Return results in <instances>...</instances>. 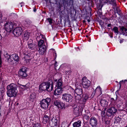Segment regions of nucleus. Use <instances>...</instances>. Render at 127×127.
I'll list each match as a JSON object with an SVG mask.
<instances>
[{
	"label": "nucleus",
	"mask_w": 127,
	"mask_h": 127,
	"mask_svg": "<svg viewBox=\"0 0 127 127\" xmlns=\"http://www.w3.org/2000/svg\"><path fill=\"white\" fill-rule=\"evenodd\" d=\"M17 85L14 83H11L7 86V95L12 97L15 95L17 93Z\"/></svg>",
	"instance_id": "obj_1"
},
{
	"label": "nucleus",
	"mask_w": 127,
	"mask_h": 127,
	"mask_svg": "<svg viewBox=\"0 0 127 127\" xmlns=\"http://www.w3.org/2000/svg\"><path fill=\"white\" fill-rule=\"evenodd\" d=\"M53 83L52 81L48 82H44L42 83L39 86V90L40 91L46 90L51 92L53 89Z\"/></svg>",
	"instance_id": "obj_2"
},
{
	"label": "nucleus",
	"mask_w": 127,
	"mask_h": 127,
	"mask_svg": "<svg viewBox=\"0 0 127 127\" xmlns=\"http://www.w3.org/2000/svg\"><path fill=\"white\" fill-rule=\"evenodd\" d=\"M4 56L5 59V61L10 64H12L13 63V60L16 62H18L19 60V57L16 54L10 55L6 52L4 53Z\"/></svg>",
	"instance_id": "obj_3"
},
{
	"label": "nucleus",
	"mask_w": 127,
	"mask_h": 127,
	"mask_svg": "<svg viewBox=\"0 0 127 127\" xmlns=\"http://www.w3.org/2000/svg\"><path fill=\"white\" fill-rule=\"evenodd\" d=\"M50 99L49 98L42 99L40 102V106L42 108L46 109L50 104Z\"/></svg>",
	"instance_id": "obj_4"
},
{
	"label": "nucleus",
	"mask_w": 127,
	"mask_h": 127,
	"mask_svg": "<svg viewBox=\"0 0 127 127\" xmlns=\"http://www.w3.org/2000/svg\"><path fill=\"white\" fill-rule=\"evenodd\" d=\"M82 93V90L81 88L77 87L75 89L74 96L76 100H80L81 99V95Z\"/></svg>",
	"instance_id": "obj_5"
},
{
	"label": "nucleus",
	"mask_w": 127,
	"mask_h": 127,
	"mask_svg": "<svg viewBox=\"0 0 127 127\" xmlns=\"http://www.w3.org/2000/svg\"><path fill=\"white\" fill-rule=\"evenodd\" d=\"M3 26L6 31L8 32H10L13 30V23L11 22H8L5 23Z\"/></svg>",
	"instance_id": "obj_6"
},
{
	"label": "nucleus",
	"mask_w": 127,
	"mask_h": 127,
	"mask_svg": "<svg viewBox=\"0 0 127 127\" xmlns=\"http://www.w3.org/2000/svg\"><path fill=\"white\" fill-rule=\"evenodd\" d=\"M62 99L64 101L70 102L72 101V97L71 94L66 93L63 95Z\"/></svg>",
	"instance_id": "obj_7"
},
{
	"label": "nucleus",
	"mask_w": 127,
	"mask_h": 127,
	"mask_svg": "<svg viewBox=\"0 0 127 127\" xmlns=\"http://www.w3.org/2000/svg\"><path fill=\"white\" fill-rule=\"evenodd\" d=\"M82 85L84 88H88L90 85V82L86 78L83 77L82 79Z\"/></svg>",
	"instance_id": "obj_8"
},
{
	"label": "nucleus",
	"mask_w": 127,
	"mask_h": 127,
	"mask_svg": "<svg viewBox=\"0 0 127 127\" xmlns=\"http://www.w3.org/2000/svg\"><path fill=\"white\" fill-rule=\"evenodd\" d=\"M23 32L22 29L20 27H17L15 28L13 31V33L16 36H20Z\"/></svg>",
	"instance_id": "obj_9"
},
{
	"label": "nucleus",
	"mask_w": 127,
	"mask_h": 127,
	"mask_svg": "<svg viewBox=\"0 0 127 127\" xmlns=\"http://www.w3.org/2000/svg\"><path fill=\"white\" fill-rule=\"evenodd\" d=\"M90 125L92 127H97V120L95 117H92L89 121Z\"/></svg>",
	"instance_id": "obj_10"
},
{
	"label": "nucleus",
	"mask_w": 127,
	"mask_h": 127,
	"mask_svg": "<svg viewBox=\"0 0 127 127\" xmlns=\"http://www.w3.org/2000/svg\"><path fill=\"white\" fill-rule=\"evenodd\" d=\"M26 71V68L24 67H23L19 71V74L23 77H26L27 75Z\"/></svg>",
	"instance_id": "obj_11"
},
{
	"label": "nucleus",
	"mask_w": 127,
	"mask_h": 127,
	"mask_svg": "<svg viewBox=\"0 0 127 127\" xmlns=\"http://www.w3.org/2000/svg\"><path fill=\"white\" fill-rule=\"evenodd\" d=\"M52 123L51 125L52 127H57L58 123V120L56 117H53L51 119Z\"/></svg>",
	"instance_id": "obj_12"
},
{
	"label": "nucleus",
	"mask_w": 127,
	"mask_h": 127,
	"mask_svg": "<svg viewBox=\"0 0 127 127\" xmlns=\"http://www.w3.org/2000/svg\"><path fill=\"white\" fill-rule=\"evenodd\" d=\"M27 43L28 47L30 49L33 50L36 48V46L35 44L33 43V40L32 39H30Z\"/></svg>",
	"instance_id": "obj_13"
},
{
	"label": "nucleus",
	"mask_w": 127,
	"mask_h": 127,
	"mask_svg": "<svg viewBox=\"0 0 127 127\" xmlns=\"http://www.w3.org/2000/svg\"><path fill=\"white\" fill-rule=\"evenodd\" d=\"M23 53L25 56L23 60L26 61L27 63H29L30 59V53L27 52L25 53L24 52Z\"/></svg>",
	"instance_id": "obj_14"
},
{
	"label": "nucleus",
	"mask_w": 127,
	"mask_h": 127,
	"mask_svg": "<svg viewBox=\"0 0 127 127\" xmlns=\"http://www.w3.org/2000/svg\"><path fill=\"white\" fill-rule=\"evenodd\" d=\"M39 47V54L41 55H43L44 54L46 50V48L45 45H43L42 46Z\"/></svg>",
	"instance_id": "obj_15"
},
{
	"label": "nucleus",
	"mask_w": 127,
	"mask_h": 127,
	"mask_svg": "<svg viewBox=\"0 0 127 127\" xmlns=\"http://www.w3.org/2000/svg\"><path fill=\"white\" fill-rule=\"evenodd\" d=\"M117 111V110L114 107L109 108L108 110V112L112 115L114 114Z\"/></svg>",
	"instance_id": "obj_16"
},
{
	"label": "nucleus",
	"mask_w": 127,
	"mask_h": 127,
	"mask_svg": "<svg viewBox=\"0 0 127 127\" xmlns=\"http://www.w3.org/2000/svg\"><path fill=\"white\" fill-rule=\"evenodd\" d=\"M62 88H57V89L55 90L54 92V95H60L62 93Z\"/></svg>",
	"instance_id": "obj_17"
},
{
	"label": "nucleus",
	"mask_w": 127,
	"mask_h": 127,
	"mask_svg": "<svg viewBox=\"0 0 127 127\" xmlns=\"http://www.w3.org/2000/svg\"><path fill=\"white\" fill-rule=\"evenodd\" d=\"M95 94L99 95L102 94L101 89L99 86L97 87L95 90Z\"/></svg>",
	"instance_id": "obj_18"
},
{
	"label": "nucleus",
	"mask_w": 127,
	"mask_h": 127,
	"mask_svg": "<svg viewBox=\"0 0 127 127\" xmlns=\"http://www.w3.org/2000/svg\"><path fill=\"white\" fill-rule=\"evenodd\" d=\"M30 33L27 31L25 32L23 36V38L24 39L26 40H27L30 37Z\"/></svg>",
	"instance_id": "obj_19"
},
{
	"label": "nucleus",
	"mask_w": 127,
	"mask_h": 127,
	"mask_svg": "<svg viewBox=\"0 0 127 127\" xmlns=\"http://www.w3.org/2000/svg\"><path fill=\"white\" fill-rule=\"evenodd\" d=\"M49 117L47 115H45L43 117V123L45 124L49 122Z\"/></svg>",
	"instance_id": "obj_20"
},
{
	"label": "nucleus",
	"mask_w": 127,
	"mask_h": 127,
	"mask_svg": "<svg viewBox=\"0 0 127 127\" xmlns=\"http://www.w3.org/2000/svg\"><path fill=\"white\" fill-rule=\"evenodd\" d=\"M81 122L79 120L77 122L74 123L73 124L74 127H79L81 126Z\"/></svg>",
	"instance_id": "obj_21"
},
{
	"label": "nucleus",
	"mask_w": 127,
	"mask_h": 127,
	"mask_svg": "<svg viewBox=\"0 0 127 127\" xmlns=\"http://www.w3.org/2000/svg\"><path fill=\"white\" fill-rule=\"evenodd\" d=\"M62 80H58L57 82V84L56 86L57 88H63L62 86Z\"/></svg>",
	"instance_id": "obj_22"
},
{
	"label": "nucleus",
	"mask_w": 127,
	"mask_h": 127,
	"mask_svg": "<svg viewBox=\"0 0 127 127\" xmlns=\"http://www.w3.org/2000/svg\"><path fill=\"white\" fill-rule=\"evenodd\" d=\"M103 3L101 1L97 4V7L99 11H101L102 8L103 6Z\"/></svg>",
	"instance_id": "obj_23"
},
{
	"label": "nucleus",
	"mask_w": 127,
	"mask_h": 127,
	"mask_svg": "<svg viewBox=\"0 0 127 127\" xmlns=\"http://www.w3.org/2000/svg\"><path fill=\"white\" fill-rule=\"evenodd\" d=\"M30 84L29 83H28L27 84L23 86V85H21L20 86V87L22 89H29L30 88V86H29Z\"/></svg>",
	"instance_id": "obj_24"
},
{
	"label": "nucleus",
	"mask_w": 127,
	"mask_h": 127,
	"mask_svg": "<svg viewBox=\"0 0 127 127\" xmlns=\"http://www.w3.org/2000/svg\"><path fill=\"white\" fill-rule=\"evenodd\" d=\"M36 95L34 93H32L31 94L30 96V99H32V101H33L34 99L36 98Z\"/></svg>",
	"instance_id": "obj_25"
},
{
	"label": "nucleus",
	"mask_w": 127,
	"mask_h": 127,
	"mask_svg": "<svg viewBox=\"0 0 127 127\" xmlns=\"http://www.w3.org/2000/svg\"><path fill=\"white\" fill-rule=\"evenodd\" d=\"M59 108L61 109H63L65 108V104L63 102H60L58 106Z\"/></svg>",
	"instance_id": "obj_26"
},
{
	"label": "nucleus",
	"mask_w": 127,
	"mask_h": 127,
	"mask_svg": "<svg viewBox=\"0 0 127 127\" xmlns=\"http://www.w3.org/2000/svg\"><path fill=\"white\" fill-rule=\"evenodd\" d=\"M43 45H45L44 44V41L43 40H40L38 42V46L39 47L42 46Z\"/></svg>",
	"instance_id": "obj_27"
},
{
	"label": "nucleus",
	"mask_w": 127,
	"mask_h": 127,
	"mask_svg": "<svg viewBox=\"0 0 127 127\" xmlns=\"http://www.w3.org/2000/svg\"><path fill=\"white\" fill-rule=\"evenodd\" d=\"M112 31H114L115 33L118 34V28L117 27H114Z\"/></svg>",
	"instance_id": "obj_28"
},
{
	"label": "nucleus",
	"mask_w": 127,
	"mask_h": 127,
	"mask_svg": "<svg viewBox=\"0 0 127 127\" xmlns=\"http://www.w3.org/2000/svg\"><path fill=\"white\" fill-rule=\"evenodd\" d=\"M110 100L112 105H114L116 104V101L113 98H111Z\"/></svg>",
	"instance_id": "obj_29"
},
{
	"label": "nucleus",
	"mask_w": 127,
	"mask_h": 127,
	"mask_svg": "<svg viewBox=\"0 0 127 127\" xmlns=\"http://www.w3.org/2000/svg\"><path fill=\"white\" fill-rule=\"evenodd\" d=\"M70 92L72 94L74 95V93L75 92V90H74L72 88L70 87L69 88Z\"/></svg>",
	"instance_id": "obj_30"
},
{
	"label": "nucleus",
	"mask_w": 127,
	"mask_h": 127,
	"mask_svg": "<svg viewBox=\"0 0 127 127\" xmlns=\"http://www.w3.org/2000/svg\"><path fill=\"white\" fill-rule=\"evenodd\" d=\"M60 103V102L58 100H55V101L54 103L55 106L58 107V106L59 104Z\"/></svg>",
	"instance_id": "obj_31"
},
{
	"label": "nucleus",
	"mask_w": 127,
	"mask_h": 127,
	"mask_svg": "<svg viewBox=\"0 0 127 127\" xmlns=\"http://www.w3.org/2000/svg\"><path fill=\"white\" fill-rule=\"evenodd\" d=\"M88 98V96L87 95H86L84 97V99L83 100V103H84Z\"/></svg>",
	"instance_id": "obj_32"
},
{
	"label": "nucleus",
	"mask_w": 127,
	"mask_h": 127,
	"mask_svg": "<svg viewBox=\"0 0 127 127\" xmlns=\"http://www.w3.org/2000/svg\"><path fill=\"white\" fill-rule=\"evenodd\" d=\"M121 29L122 31L124 33H125L127 31V29L126 28H125L124 27H122L121 28Z\"/></svg>",
	"instance_id": "obj_33"
},
{
	"label": "nucleus",
	"mask_w": 127,
	"mask_h": 127,
	"mask_svg": "<svg viewBox=\"0 0 127 127\" xmlns=\"http://www.w3.org/2000/svg\"><path fill=\"white\" fill-rule=\"evenodd\" d=\"M40 35L39 36H37V37H36V39L37 40L39 39V38H44V36H43V35L41 34H40Z\"/></svg>",
	"instance_id": "obj_34"
},
{
	"label": "nucleus",
	"mask_w": 127,
	"mask_h": 127,
	"mask_svg": "<svg viewBox=\"0 0 127 127\" xmlns=\"http://www.w3.org/2000/svg\"><path fill=\"white\" fill-rule=\"evenodd\" d=\"M67 124L66 122H63L61 123V126H64V127H65L66 125Z\"/></svg>",
	"instance_id": "obj_35"
},
{
	"label": "nucleus",
	"mask_w": 127,
	"mask_h": 127,
	"mask_svg": "<svg viewBox=\"0 0 127 127\" xmlns=\"http://www.w3.org/2000/svg\"><path fill=\"white\" fill-rule=\"evenodd\" d=\"M2 64V60L1 57V53L0 52V67H1Z\"/></svg>",
	"instance_id": "obj_36"
},
{
	"label": "nucleus",
	"mask_w": 127,
	"mask_h": 127,
	"mask_svg": "<svg viewBox=\"0 0 127 127\" xmlns=\"http://www.w3.org/2000/svg\"><path fill=\"white\" fill-rule=\"evenodd\" d=\"M78 111L79 109L77 107L75 108L74 109V112H75V113L78 112Z\"/></svg>",
	"instance_id": "obj_37"
},
{
	"label": "nucleus",
	"mask_w": 127,
	"mask_h": 127,
	"mask_svg": "<svg viewBox=\"0 0 127 127\" xmlns=\"http://www.w3.org/2000/svg\"><path fill=\"white\" fill-rule=\"evenodd\" d=\"M47 20L50 24H51L52 23V20L50 18H48Z\"/></svg>",
	"instance_id": "obj_38"
},
{
	"label": "nucleus",
	"mask_w": 127,
	"mask_h": 127,
	"mask_svg": "<svg viewBox=\"0 0 127 127\" xmlns=\"http://www.w3.org/2000/svg\"><path fill=\"white\" fill-rule=\"evenodd\" d=\"M3 20L2 17L1 16H0V23H3L4 21Z\"/></svg>",
	"instance_id": "obj_39"
},
{
	"label": "nucleus",
	"mask_w": 127,
	"mask_h": 127,
	"mask_svg": "<svg viewBox=\"0 0 127 127\" xmlns=\"http://www.w3.org/2000/svg\"><path fill=\"white\" fill-rule=\"evenodd\" d=\"M127 81V80H124V81H123V80H122L121 81H120L119 82V83L120 84V87H121V84L122 82H124V81Z\"/></svg>",
	"instance_id": "obj_40"
},
{
	"label": "nucleus",
	"mask_w": 127,
	"mask_h": 127,
	"mask_svg": "<svg viewBox=\"0 0 127 127\" xmlns=\"http://www.w3.org/2000/svg\"><path fill=\"white\" fill-rule=\"evenodd\" d=\"M121 121V119L120 118L117 119L116 121L117 122H119Z\"/></svg>",
	"instance_id": "obj_41"
},
{
	"label": "nucleus",
	"mask_w": 127,
	"mask_h": 127,
	"mask_svg": "<svg viewBox=\"0 0 127 127\" xmlns=\"http://www.w3.org/2000/svg\"><path fill=\"white\" fill-rule=\"evenodd\" d=\"M90 18L89 17H87L85 19H87V21L88 22H90V20L89 19Z\"/></svg>",
	"instance_id": "obj_42"
},
{
	"label": "nucleus",
	"mask_w": 127,
	"mask_h": 127,
	"mask_svg": "<svg viewBox=\"0 0 127 127\" xmlns=\"http://www.w3.org/2000/svg\"><path fill=\"white\" fill-rule=\"evenodd\" d=\"M124 39H121L120 41V43H122L124 41Z\"/></svg>",
	"instance_id": "obj_43"
},
{
	"label": "nucleus",
	"mask_w": 127,
	"mask_h": 127,
	"mask_svg": "<svg viewBox=\"0 0 127 127\" xmlns=\"http://www.w3.org/2000/svg\"><path fill=\"white\" fill-rule=\"evenodd\" d=\"M70 72V71H66L65 73L66 75H68L69 73Z\"/></svg>",
	"instance_id": "obj_44"
},
{
	"label": "nucleus",
	"mask_w": 127,
	"mask_h": 127,
	"mask_svg": "<svg viewBox=\"0 0 127 127\" xmlns=\"http://www.w3.org/2000/svg\"><path fill=\"white\" fill-rule=\"evenodd\" d=\"M83 127H90L89 126L87 125H84L83 126Z\"/></svg>",
	"instance_id": "obj_45"
},
{
	"label": "nucleus",
	"mask_w": 127,
	"mask_h": 127,
	"mask_svg": "<svg viewBox=\"0 0 127 127\" xmlns=\"http://www.w3.org/2000/svg\"><path fill=\"white\" fill-rule=\"evenodd\" d=\"M28 24H29V23H30L31 22V21L30 20H28Z\"/></svg>",
	"instance_id": "obj_46"
},
{
	"label": "nucleus",
	"mask_w": 127,
	"mask_h": 127,
	"mask_svg": "<svg viewBox=\"0 0 127 127\" xmlns=\"http://www.w3.org/2000/svg\"><path fill=\"white\" fill-rule=\"evenodd\" d=\"M55 58H56V57H57L56 53H55V54L54 55V56H55Z\"/></svg>",
	"instance_id": "obj_47"
},
{
	"label": "nucleus",
	"mask_w": 127,
	"mask_h": 127,
	"mask_svg": "<svg viewBox=\"0 0 127 127\" xmlns=\"http://www.w3.org/2000/svg\"><path fill=\"white\" fill-rule=\"evenodd\" d=\"M110 24H108L107 25V26L108 27H110Z\"/></svg>",
	"instance_id": "obj_48"
},
{
	"label": "nucleus",
	"mask_w": 127,
	"mask_h": 127,
	"mask_svg": "<svg viewBox=\"0 0 127 127\" xmlns=\"http://www.w3.org/2000/svg\"><path fill=\"white\" fill-rule=\"evenodd\" d=\"M36 9L35 8H34L33 9V11L34 12H35L36 11Z\"/></svg>",
	"instance_id": "obj_49"
},
{
	"label": "nucleus",
	"mask_w": 127,
	"mask_h": 127,
	"mask_svg": "<svg viewBox=\"0 0 127 127\" xmlns=\"http://www.w3.org/2000/svg\"><path fill=\"white\" fill-rule=\"evenodd\" d=\"M105 102V101H102H102H101V102Z\"/></svg>",
	"instance_id": "obj_50"
},
{
	"label": "nucleus",
	"mask_w": 127,
	"mask_h": 127,
	"mask_svg": "<svg viewBox=\"0 0 127 127\" xmlns=\"http://www.w3.org/2000/svg\"><path fill=\"white\" fill-rule=\"evenodd\" d=\"M55 81L56 82H57V80L56 79V80H55Z\"/></svg>",
	"instance_id": "obj_51"
},
{
	"label": "nucleus",
	"mask_w": 127,
	"mask_h": 127,
	"mask_svg": "<svg viewBox=\"0 0 127 127\" xmlns=\"http://www.w3.org/2000/svg\"><path fill=\"white\" fill-rule=\"evenodd\" d=\"M1 35H0V38L1 39Z\"/></svg>",
	"instance_id": "obj_52"
},
{
	"label": "nucleus",
	"mask_w": 127,
	"mask_h": 127,
	"mask_svg": "<svg viewBox=\"0 0 127 127\" xmlns=\"http://www.w3.org/2000/svg\"><path fill=\"white\" fill-rule=\"evenodd\" d=\"M110 37H111V38H112V37H113V36H110Z\"/></svg>",
	"instance_id": "obj_53"
},
{
	"label": "nucleus",
	"mask_w": 127,
	"mask_h": 127,
	"mask_svg": "<svg viewBox=\"0 0 127 127\" xmlns=\"http://www.w3.org/2000/svg\"><path fill=\"white\" fill-rule=\"evenodd\" d=\"M27 20H26V21H25V22H27Z\"/></svg>",
	"instance_id": "obj_54"
},
{
	"label": "nucleus",
	"mask_w": 127,
	"mask_h": 127,
	"mask_svg": "<svg viewBox=\"0 0 127 127\" xmlns=\"http://www.w3.org/2000/svg\"><path fill=\"white\" fill-rule=\"evenodd\" d=\"M22 5H21V6L22 7Z\"/></svg>",
	"instance_id": "obj_55"
},
{
	"label": "nucleus",
	"mask_w": 127,
	"mask_h": 127,
	"mask_svg": "<svg viewBox=\"0 0 127 127\" xmlns=\"http://www.w3.org/2000/svg\"><path fill=\"white\" fill-rule=\"evenodd\" d=\"M125 127H127V125Z\"/></svg>",
	"instance_id": "obj_56"
},
{
	"label": "nucleus",
	"mask_w": 127,
	"mask_h": 127,
	"mask_svg": "<svg viewBox=\"0 0 127 127\" xmlns=\"http://www.w3.org/2000/svg\"><path fill=\"white\" fill-rule=\"evenodd\" d=\"M89 41H89L90 42V40H89Z\"/></svg>",
	"instance_id": "obj_57"
},
{
	"label": "nucleus",
	"mask_w": 127,
	"mask_h": 127,
	"mask_svg": "<svg viewBox=\"0 0 127 127\" xmlns=\"http://www.w3.org/2000/svg\"><path fill=\"white\" fill-rule=\"evenodd\" d=\"M89 41H89L90 42V40H89Z\"/></svg>",
	"instance_id": "obj_58"
},
{
	"label": "nucleus",
	"mask_w": 127,
	"mask_h": 127,
	"mask_svg": "<svg viewBox=\"0 0 127 127\" xmlns=\"http://www.w3.org/2000/svg\"><path fill=\"white\" fill-rule=\"evenodd\" d=\"M114 0H113V1H114Z\"/></svg>",
	"instance_id": "obj_59"
}]
</instances>
